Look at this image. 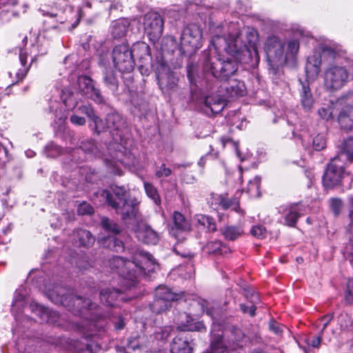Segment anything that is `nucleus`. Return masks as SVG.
I'll use <instances>...</instances> for the list:
<instances>
[{"instance_id":"obj_1","label":"nucleus","mask_w":353,"mask_h":353,"mask_svg":"<svg viewBox=\"0 0 353 353\" xmlns=\"http://www.w3.org/2000/svg\"><path fill=\"white\" fill-rule=\"evenodd\" d=\"M305 32L297 29L293 33V38L287 42L278 35L271 34L267 37L263 50L270 66V73L274 83L281 87L287 86L283 79V72L280 70L285 64L294 63L299 50V42Z\"/></svg>"},{"instance_id":"obj_2","label":"nucleus","mask_w":353,"mask_h":353,"mask_svg":"<svg viewBox=\"0 0 353 353\" xmlns=\"http://www.w3.org/2000/svg\"><path fill=\"white\" fill-rule=\"evenodd\" d=\"M194 90L191 92V96L193 100H196L199 104L204 105V111L206 114H218L221 112L228 102L230 101L228 95L229 91L232 96L240 97L246 94V90H217L214 92H207L203 93L200 97L197 96L196 91Z\"/></svg>"},{"instance_id":"obj_3","label":"nucleus","mask_w":353,"mask_h":353,"mask_svg":"<svg viewBox=\"0 0 353 353\" xmlns=\"http://www.w3.org/2000/svg\"><path fill=\"white\" fill-rule=\"evenodd\" d=\"M112 208L116 210L117 213L120 214L121 219L126 225H132V228L143 221V216L140 213L138 203L135 200L128 199L119 203L114 201L112 194L108 190H103L98 192Z\"/></svg>"},{"instance_id":"obj_4","label":"nucleus","mask_w":353,"mask_h":353,"mask_svg":"<svg viewBox=\"0 0 353 353\" xmlns=\"http://www.w3.org/2000/svg\"><path fill=\"white\" fill-rule=\"evenodd\" d=\"M205 58L203 63L204 73H210L216 79L226 81L237 70L236 61L228 58L222 59L217 56H211L204 52Z\"/></svg>"},{"instance_id":"obj_5","label":"nucleus","mask_w":353,"mask_h":353,"mask_svg":"<svg viewBox=\"0 0 353 353\" xmlns=\"http://www.w3.org/2000/svg\"><path fill=\"white\" fill-rule=\"evenodd\" d=\"M346 160L347 157L344 154H340L331 160L323 176V183L325 187L333 188L341 184L346 188H350V184L345 185V181H352V178L344 172V161Z\"/></svg>"},{"instance_id":"obj_6","label":"nucleus","mask_w":353,"mask_h":353,"mask_svg":"<svg viewBox=\"0 0 353 353\" xmlns=\"http://www.w3.org/2000/svg\"><path fill=\"white\" fill-rule=\"evenodd\" d=\"M70 299L73 300V306H77V311L85 313V315H88L87 312L89 313V319L83 326L86 325L88 327L86 329L90 332L103 328L105 325L104 315L99 312L98 306L96 304L92 303L89 299H83L79 296H70ZM90 334H93L91 333Z\"/></svg>"},{"instance_id":"obj_7","label":"nucleus","mask_w":353,"mask_h":353,"mask_svg":"<svg viewBox=\"0 0 353 353\" xmlns=\"http://www.w3.org/2000/svg\"><path fill=\"white\" fill-rule=\"evenodd\" d=\"M211 44L216 52L225 51L241 61H245L243 57L239 56V52H249L248 48L242 43L239 32H236L234 34H230L228 37L215 35L211 39Z\"/></svg>"},{"instance_id":"obj_8","label":"nucleus","mask_w":353,"mask_h":353,"mask_svg":"<svg viewBox=\"0 0 353 353\" xmlns=\"http://www.w3.org/2000/svg\"><path fill=\"white\" fill-rule=\"evenodd\" d=\"M134 261L137 262V268H134L133 270L132 287L135 286L141 276L154 272L159 268V265L152 255L143 250L136 252Z\"/></svg>"},{"instance_id":"obj_9","label":"nucleus","mask_w":353,"mask_h":353,"mask_svg":"<svg viewBox=\"0 0 353 353\" xmlns=\"http://www.w3.org/2000/svg\"><path fill=\"white\" fill-rule=\"evenodd\" d=\"M112 270L117 272L122 278V283L126 289H130L132 287L133 270L137 268V262L134 261H126L120 256L112 257L109 262Z\"/></svg>"},{"instance_id":"obj_10","label":"nucleus","mask_w":353,"mask_h":353,"mask_svg":"<svg viewBox=\"0 0 353 353\" xmlns=\"http://www.w3.org/2000/svg\"><path fill=\"white\" fill-rule=\"evenodd\" d=\"M114 67L121 72H130L134 67L132 52L125 43L114 47L112 51Z\"/></svg>"},{"instance_id":"obj_11","label":"nucleus","mask_w":353,"mask_h":353,"mask_svg":"<svg viewBox=\"0 0 353 353\" xmlns=\"http://www.w3.org/2000/svg\"><path fill=\"white\" fill-rule=\"evenodd\" d=\"M154 68L160 88H174L178 85L179 76L170 71L168 65L162 57H157Z\"/></svg>"},{"instance_id":"obj_12","label":"nucleus","mask_w":353,"mask_h":353,"mask_svg":"<svg viewBox=\"0 0 353 353\" xmlns=\"http://www.w3.org/2000/svg\"><path fill=\"white\" fill-rule=\"evenodd\" d=\"M101 224L105 231L112 232L113 234L101 238L99 240L100 244L104 248L117 252L122 251L123 250V243L114 235L121 232L120 226L107 217L102 218Z\"/></svg>"},{"instance_id":"obj_13","label":"nucleus","mask_w":353,"mask_h":353,"mask_svg":"<svg viewBox=\"0 0 353 353\" xmlns=\"http://www.w3.org/2000/svg\"><path fill=\"white\" fill-rule=\"evenodd\" d=\"M144 31L152 42L161 37L163 30V21L156 12H149L144 17Z\"/></svg>"},{"instance_id":"obj_14","label":"nucleus","mask_w":353,"mask_h":353,"mask_svg":"<svg viewBox=\"0 0 353 353\" xmlns=\"http://www.w3.org/2000/svg\"><path fill=\"white\" fill-rule=\"evenodd\" d=\"M325 86L326 88H341L348 81V72L342 66H330L325 72Z\"/></svg>"},{"instance_id":"obj_15","label":"nucleus","mask_w":353,"mask_h":353,"mask_svg":"<svg viewBox=\"0 0 353 353\" xmlns=\"http://www.w3.org/2000/svg\"><path fill=\"white\" fill-rule=\"evenodd\" d=\"M172 219L173 225L170 229V234L179 241L185 239V235L192 229L190 219L178 211L173 212Z\"/></svg>"},{"instance_id":"obj_16","label":"nucleus","mask_w":353,"mask_h":353,"mask_svg":"<svg viewBox=\"0 0 353 353\" xmlns=\"http://www.w3.org/2000/svg\"><path fill=\"white\" fill-rule=\"evenodd\" d=\"M202 33L200 28L195 24L186 26L181 35V45L194 50L201 47Z\"/></svg>"},{"instance_id":"obj_17","label":"nucleus","mask_w":353,"mask_h":353,"mask_svg":"<svg viewBox=\"0 0 353 353\" xmlns=\"http://www.w3.org/2000/svg\"><path fill=\"white\" fill-rule=\"evenodd\" d=\"M304 211V207L299 203L281 207L279 210L283 224L289 227H295L299 218L303 214Z\"/></svg>"},{"instance_id":"obj_18","label":"nucleus","mask_w":353,"mask_h":353,"mask_svg":"<svg viewBox=\"0 0 353 353\" xmlns=\"http://www.w3.org/2000/svg\"><path fill=\"white\" fill-rule=\"evenodd\" d=\"M132 229L138 239L145 244L156 245L159 241V234L147 224L138 223Z\"/></svg>"},{"instance_id":"obj_19","label":"nucleus","mask_w":353,"mask_h":353,"mask_svg":"<svg viewBox=\"0 0 353 353\" xmlns=\"http://www.w3.org/2000/svg\"><path fill=\"white\" fill-rule=\"evenodd\" d=\"M246 39L247 43H242L248 48L249 52H239V56L242 57L248 56L251 60H254L255 62L259 61V55L257 50V43H258V33L254 29L248 28L246 31Z\"/></svg>"},{"instance_id":"obj_20","label":"nucleus","mask_w":353,"mask_h":353,"mask_svg":"<svg viewBox=\"0 0 353 353\" xmlns=\"http://www.w3.org/2000/svg\"><path fill=\"white\" fill-rule=\"evenodd\" d=\"M321 56L319 52H314L308 57L305 65V76L308 82L314 81L320 72Z\"/></svg>"},{"instance_id":"obj_21","label":"nucleus","mask_w":353,"mask_h":353,"mask_svg":"<svg viewBox=\"0 0 353 353\" xmlns=\"http://www.w3.org/2000/svg\"><path fill=\"white\" fill-rule=\"evenodd\" d=\"M191 338L188 334L182 333L174 338L171 344V353H192Z\"/></svg>"},{"instance_id":"obj_22","label":"nucleus","mask_w":353,"mask_h":353,"mask_svg":"<svg viewBox=\"0 0 353 353\" xmlns=\"http://www.w3.org/2000/svg\"><path fill=\"white\" fill-rule=\"evenodd\" d=\"M120 296L121 300L126 301L123 296V292L120 290L108 288L102 290L100 292L101 301L108 306L114 307L117 305V301Z\"/></svg>"},{"instance_id":"obj_23","label":"nucleus","mask_w":353,"mask_h":353,"mask_svg":"<svg viewBox=\"0 0 353 353\" xmlns=\"http://www.w3.org/2000/svg\"><path fill=\"white\" fill-rule=\"evenodd\" d=\"M338 121L341 128L350 130L353 128V105H346L339 112Z\"/></svg>"},{"instance_id":"obj_24","label":"nucleus","mask_w":353,"mask_h":353,"mask_svg":"<svg viewBox=\"0 0 353 353\" xmlns=\"http://www.w3.org/2000/svg\"><path fill=\"white\" fill-rule=\"evenodd\" d=\"M65 290L59 285H56L52 290L46 288V294L48 297L55 304H62L67 307L70 305L67 303L68 296L65 295Z\"/></svg>"},{"instance_id":"obj_25","label":"nucleus","mask_w":353,"mask_h":353,"mask_svg":"<svg viewBox=\"0 0 353 353\" xmlns=\"http://www.w3.org/2000/svg\"><path fill=\"white\" fill-rule=\"evenodd\" d=\"M174 321H176L177 327L183 331H201L205 329L203 324L201 323H198L196 325H194V327L189 324L190 321H192V318L185 312L180 313L179 318Z\"/></svg>"},{"instance_id":"obj_26","label":"nucleus","mask_w":353,"mask_h":353,"mask_svg":"<svg viewBox=\"0 0 353 353\" xmlns=\"http://www.w3.org/2000/svg\"><path fill=\"white\" fill-rule=\"evenodd\" d=\"M150 48L145 42L139 41L133 44L132 49L133 57H137L140 61H147L150 63L152 58L150 53Z\"/></svg>"},{"instance_id":"obj_27","label":"nucleus","mask_w":353,"mask_h":353,"mask_svg":"<svg viewBox=\"0 0 353 353\" xmlns=\"http://www.w3.org/2000/svg\"><path fill=\"white\" fill-rule=\"evenodd\" d=\"M79 147L84 152L92 156L100 157L105 155L101 145H97L91 139L82 140Z\"/></svg>"},{"instance_id":"obj_28","label":"nucleus","mask_w":353,"mask_h":353,"mask_svg":"<svg viewBox=\"0 0 353 353\" xmlns=\"http://www.w3.org/2000/svg\"><path fill=\"white\" fill-rule=\"evenodd\" d=\"M77 111L81 114L86 115L88 118L93 122L92 128L97 133L103 130L102 121L99 117L95 115L91 106L81 105L78 108Z\"/></svg>"},{"instance_id":"obj_29","label":"nucleus","mask_w":353,"mask_h":353,"mask_svg":"<svg viewBox=\"0 0 353 353\" xmlns=\"http://www.w3.org/2000/svg\"><path fill=\"white\" fill-rule=\"evenodd\" d=\"M130 23L125 19H119L112 22L111 26V33L114 38H121L124 37L129 27Z\"/></svg>"},{"instance_id":"obj_30","label":"nucleus","mask_w":353,"mask_h":353,"mask_svg":"<svg viewBox=\"0 0 353 353\" xmlns=\"http://www.w3.org/2000/svg\"><path fill=\"white\" fill-rule=\"evenodd\" d=\"M345 54V52L338 46H323L321 48V57L326 58L330 60H334L338 57H342Z\"/></svg>"},{"instance_id":"obj_31","label":"nucleus","mask_w":353,"mask_h":353,"mask_svg":"<svg viewBox=\"0 0 353 353\" xmlns=\"http://www.w3.org/2000/svg\"><path fill=\"white\" fill-rule=\"evenodd\" d=\"M155 297L170 303L171 301L178 300L180 295L172 292L170 288L165 286H159L156 290Z\"/></svg>"},{"instance_id":"obj_32","label":"nucleus","mask_w":353,"mask_h":353,"mask_svg":"<svg viewBox=\"0 0 353 353\" xmlns=\"http://www.w3.org/2000/svg\"><path fill=\"white\" fill-rule=\"evenodd\" d=\"M225 239L234 241L243 234V229L241 225H228L222 230Z\"/></svg>"},{"instance_id":"obj_33","label":"nucleus","mask_w":353,"mask_h":353,"mask_svg":"<svg viewBox=\"0 0 353 353\" xmlns=\"http://www.w3.org/2000/svg\"><path fill=\"white\" fill-rule=\"evenodd\" d=\"M77 237L78 240L76 243H78L79 246L89 247L92 245L95 241L92 234L85 230H78Z\"/></svg>"},{"instance_id":"obj_34","label":"nucleus","mask_w":353,"mask_h":353,"mask_svg":"<svg viewBox=\"0 0 353 353\" xmlns=\"http://www.w3.org/2000/svg\"><path fill=\"white\" fill-rule=\"evenodd\" d=\"M131 103L134 108L133 110L134 114L139 117L146 114L150 110L148 103L141 99L133 98L131 99Z\"/></svg>"},{"instance_id":"obj_35","label":"nucleus","mask_w":353,"mask_h":353,"mask_svg":"<svg viewBox=\"0 0 353 353\" xmlns=\"http://www.w3.org/2000/svg\"><path fill=\"white\" fill-rule=\"evenodd\" d=\"M208 203L214 209H216L220 206L223 209H226L230 207L229 202L225 198L220 194L214 193H212L210 194V197L208 199Z\"/></svg>"},{"instance_id":"obj_36","label":"nucleus","mask_w":353,"mask_h":353,"mask_svg":"<svg viewBox=\"0 0 353 353\" xmlns=\"http://www.w3.org/2000/svg\"><path fill=\"white\" fill-rule=\"evenodd\" d=\"M196 221L198 224L208 232H214L216 229L214 220L208 216L198 215L196 216Z\"/></svg>"},{"instance_id":"obj_37","label":"nucleus","mask_w":353,"mask_h":353,"mask_svg":"<svg viewBox=\"0 0 353 353\" xmlns=\"http://www.w3.org/2000/svg\"><path fill=\"white\" fill-rule=\"evenodd\" d=\"M211 353H228L221 336H214L211 341Z\"/></svg>"},{"instance_id":"obj_38","label":"nucleus","mask_w":353,"mask_h":353,"mask_svg":"<svg viewBox=\"0 0 353 353\" xmlns=\"http://www.w3.org/2000/svg\"><path fill=\"white\" fill-rule=\"evenodd\" d=\"M144 188L148 196L150 197L156 205H160L161 201L157 188L152 183L148 182H144Z\"/></svg>"},{"instance_id":"obj_39","label":"nucleus","mask_w":353,"mask_h":353,"mask_svg":"<svg viewBox=\"0 0 353 353\" xmlns=\"http://www.w3.org/2000/svg\"><path fill=\"white\" fill-rule=\"evenodd\" d=\"M172 330V326L157 327L154 332V339L157 341H165Z\"/></svg>"},{"instance_id":"obj_40","label":"nucleus","mask_w":353,"mask_h":353,"mask_svg":"<svg viewBox=\"0 0 353 353\" xmlns=\"http://www.w3.org/2000/svg\"><path fill=\"white\" fill-rule=\"evenodd\" d=\"M110 189L112 191L114 195L116 196V199H112L117 203H121L124 201L128 200L127 192L124 187L118 186L117 185H112ZM112 198H113L112 196Z\"/></svg>"},{"instance_id":"obj_41","label":"nucleus","mask_w":353,"mask_h":353,"mask_svg":"<svg viewBox=\"0 0 353 353\" xmlns=\"http://www.w3.org/2000/svg\"><path fill=\"white\" fill-rule=\"evenodd\" d=\"M210 303L204 299H198L196 300H194L191 305L194 307H198L199 309V312L201 313H203L204 312L210 316H213V313L212 310L210 307Z\"/></svg>"},{"instance_id":"obj_42","label":"nucleus","mask_w":353,"mask_h":353,"mask_svg":"<svg viewBox=\"0 0 353 353\" xmlns=\"http://www.w3.org/2000/svg\"><path fill=\"white\" fill-rule=\"evenodd\" d=\"M27 58L28 55L26 52L21 51L19 54V60L21 62V65L23 66V69H20L19 72H17L16 75L18 79L17 81H22V79L26 77L30 65L28 66H26L27 63Z\"/></svg>"},{"instance_id":"obj_43","label":"nucleus","mask_w":353,"mask_h":353,"mask_svg":"<svg viewBox=\"0 0 353 353\" xmlns=\"http://www.w3.org/2000/svg\"><path fill=\"white\" fill-rule=\"evenodd\" d=\"M170 305V303H168L158 297H155L154 301L150 305V309L153 312L160 313L168 310Z\"/></svg>"},{"instance_id":"obj_44","label":"nucleus","mask_w":353,"mask_h":353,"mask_svg":"<svg viewBox=\"0 0 353 353\" xmlns=\"http://www.w3.org/2000/svg\"><path fill=\"white\" fill-rule=\"evenodd\" d=\"M252 305L250 306L246 305L244 303L240 305V308L243 313H248L251 316L255 315L256 307L254 304H256L259 301V298L257 294H252Z\"/></svg>"},{"instance_id":"obj_45","label":"nucleus","mask_w":353,"mask_h":353,"mask_svg":"<svg viewBox=\"0 0 353 353\" xmlns=\"http://www.w3.org/2000/svg\"><path fill=\"white\" fill-rule=\"evenodd\" d=\"M301 103L305 108L310 109L314 104V97L311 90H303L301 94Z\"/></svg>"},{"instance_id":"obj_46","label":"nucleus","mask_w":353,"mask_h":353,"mask_svg":"<svg viewBox=\"0 0 353 353\" xmlns=\"http://www.w3.org/2000/svg\"><path fill=\"white\" fill-rule=\"evenodd\" d=\"M121 122V118L117 113L108 114L106 117L108 128L118 130Z\"/></svg>"},{"instance_id":"obj_47","label":"nucleus","mask_w":353,"mask_h":353,"mask_svg":"<svg viewBox=\"0 0 353 353\" xmlns=\"http://www.w3.org/2000/svg\"><path fill=\"white\" fill-rule=\"evenodd\" d=\"M77 83L79 88H95L94 80L86 75L79 76L77 79Z\"/></svg>"},{"instance_id":"obj_48","label":"nucleus","mask_w":353,"mask_h":353,"mask_svg":"<svg viewBox=\"0 0 353 353\" xmlns=\"http://www.w3.org/2000/svg\"><path fill=\"white\" fill-rule=\"evenodd\" d=\"M83 94L97 103H103L105 100L99 90H86Z\"/></svg>"},{"instance_id":"obj_49","label":"nucleus","mask_w":353,"mask_h":353,"mask_svg":"<svg viewBox=\"0 0 353 353\" xmlns=\"http://www.w3.org/2000/svg\"><path fill=\"white\" fill-rule=\"evenodd\" d=\"M45 312L47 313L44 317L41 319V321H46L48 323L55 324L59 319V314L56 311L46 309Z\"/></svg>"},{"instance_id":"obj_50","label":"nucleus","mask_w":353,"mask_h":353,"mask_svg":"<svg viewBox=\"0 0 353 353\" xmlns=\"http://www.w3.org/2000/svg\"><path fill=\"white\" fill-rule=\"evenodd\" d=\"M221 243L220 241H211L204 246V250L209 254H218L221 249Z\"/></svg>"},{"instance_id":"obj_51","label":"nucleus","mask_w":353,"mask_h":353,"mask_svg":"<svg viewBox=\"0 0 353 353\" xmlns=\"http://www.w3.org/2000/svg\"><path fill=\"white\" fill-rule=\"evenodd\" d=\"M104 82L106 86L117 87V79L111 71H106L103 77Z\"/></svg>"},{"instance_id":"obj_52","label":"nucleus","mask_w":353,"mask_h":353,"mask_svg":"<svg viewBox=\"0 0 353 353\" xmlns=\"http://www.w3.org/2000/svg\"><path fill=\"white\" fill-rule=\"evenodd\" d=\"M261 183V178L259 176H255L252 180H250L248 183V192L254 194H258L259 189Z\"/></svg>"},{"instance_id":"obj_53","label":"nucleus","mask_w":353,"mask_h":353,"mask_svg":"<svg viewBox=\"0 0 353 353\" xmlns=\"http://www.w3.org/2000/svg\"><path fill=\"white\" fill-rule=\"evenodd\" d=\"M30 308L31 311L36 315H37L41 319H43L44 317V315L47 314L45 312L46 309V307L34 302H32L30 305Z\"/></svg>"},{"instance_id":"obj_54","label":"nucleus","mask_w":353,"mask_h":353,"mask_svg":"<svg viewBox=\"0 0 353 353\" xmlns=\"http://www.w3.org/2000/svg\"><path fill=\"white\" fill-rule=\"evenodd\" d=\"M345 299L348 304L353 303V279L347 281Z\"/></svg>"},{"instance_id":"obj_55","label":"nucleus","mask_w":353,"mask_h":353,"mask_svg":"<svg viewBox=\"0 0 353 353\" xmlns=\"http://www.w3.org/2000/svg\"><path fill=\"white\" fill-rule=\"evenodd\" d=\"M251 233L255 237L263 239L266 236L267 231L263 226L258 225L252 228Z\"/></svg>"},{"instance_id":"obj_56","label":"nucleus","mask_w":353,"mask_h":353,"mask_svg":"<svg viewBox=\"0 0 353 353\" xmlns=\"http://www.w3.org/2000/svg\"><path fill=\"white\" fill-rule=\"evenodd\" d=\"M77 211L81 215L91 214L94 212V209L89 203L83 202L79 205Z\"/></svg>"},{"instance_id":"obj_57","label":"nucleus","mask_w":353,"mask_h":353,"mask_svg":"<svg viewBox=\"0 0 353 353\" xmlns=\"http://www.w3.org/2000/svg\"><path fill=\"white\" fill-rule=\"evenodd\" d=\"M172 174L170 168H167L164 163L158 167L156 170L155 175L158 178L168 177Z\"/></svg>"},{"instance_id":"obj_58","label":"nucleus","mask_w":353,"mask_h":353,"mask_svg":"<svg viewBox=\"0 0 353 353\" xmlns=\"http://www.w3.org/2000/svg\"><path fill=\"white\" fill-rule=\"evenodd\" d=\"M339 321L342 328H347L352 324L351 317L346 313H342L339 317Z\"/></svg>"},{"instance_id":"obj_59","label":"nucleus","mask_w":353,"mask_h":353,"mask_svg":"<svg viewBox=\"0 0 353 353\" xmlns=\"http://www.w3.org/2000/svg\"><path fill=\"white\" fill-rule=\"evenodd\" d=\"M313 147L317 150L320 151L325 147V140L321 135H317L313 139Z\"/></svg>"},{"instance_id":"obj_60","label":"nucleus","mask_w":353,"mask_h":353,"mask_svg":"<svg viewBox=\"0 0 353 353\" xmlns=\"http://www.w3.org/2000/svg\"><path fill=\"white\" fill-rule=\"evenodd\" d=\"M156 63L157 61L155 63H152V60L150 63L147 61H141V64L139 66V70L143 75L148 76L150 74V67L154 70V65Z\"/></svg>"},{"instance_id":"obj_61","label":"nucleus","mask_w":353,"mask_h":353,"mask_svg":"<svg viewBox=\"0 0 353 353\" xmlns=\"http://www.w3.org/2000/svg\"><path fill=\"white\" fill-rule=\"evenodd\" d=\"M333 318H334V314L332 313V314H327L322 316L319 319V326L322 327L321 329V334L323 333L324 330L329 325V323L331 322V321L333 319Z\"/></svg>"},{"instance_id":"obj_62","label":"nucleus","mask_w":353,"mask_h":353,"mask_svg":"<svg viewBox=\"0 0 353 353\" xmlns=\"http://www.w3.org/2000/svg\"><path fill=\"white\" fill-rule=\"evenodd\" d=\"M346 152H342L347 157V159H353V138H350L345 141Z\"/></svg>"},{"instance_id":"obj_63","label":"nucleus","mask_w":353,"mask_h":353,"mask_svg":"<svg viewBox=\"0 0 353 353\" xmlns=\"http://www.w3.org/2000/svg\"><path fill=\"white\" fill-rule=\"evenodd\" d=\"M70 90H62V94H61L62 101L64 103V104L65 105V106L68 108H72L76 103V102L74 101H72L70 99H68L66 98V95L70 94Z\"/></svg>"},{"instance_id":"obj_64","label":"nucleus","mask_w":353,"mask_h":353,"mask_svg":"<svg viewBox=\"0 0 353 353\" xmlns=\"http://www.w3.org/2000/svg\"><path fill=\"white\" fill-rule=\"evenodd\" d=\"M331 207L334 214L337 216L340 213L342 207V201L339 199H333L332 200Z\"/></svg>"}]
</instances>
